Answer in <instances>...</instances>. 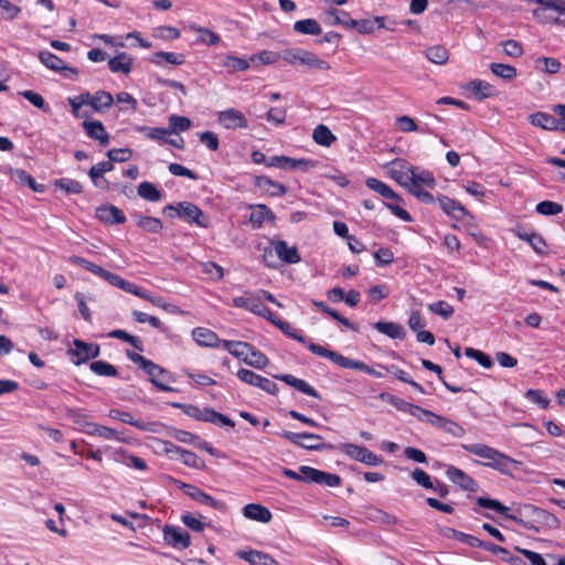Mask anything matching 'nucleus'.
<instances>
[{"mask_svg":"<svg viewBox=\"0 0 565 565\" xmlns=\"http://www.w3.org/2000/svg\"><path fill=\"white\" fill-rule=\"evenodd\" d=\"M392 178L412 195L425 204H434L436 199L428 191L436 188L434 174L418 167L402 164L392 170Z\"/></svg>","mask_w":565,"mask_h":565,"instance_id":"1","label":"nucleus"},{"mask_svg":"<svg viewBox=\"0 0 565 565\" xmlns=\"http://www.w3.org/2000/svg\"><path fill=\"white\" fill-rule=\"evenodd\" d=\"M461 447L467 452L483 459V461H478L479 465L505 476H512L522 465L521 461L486 444H463Z\"/></svg>","mask_w":565,"mask_h":565,"instance_id":"2","label":"nucleus"},{"mask_svg":"<svg viewBox=\"0 0 565 565\" xmlns=\"http://www.w3.org/2000/svg\"><path fill=\"white\" fill-rule=\"evenodd\" d=\"M308 350L319 356L329 359L334 364L343 367V369H352L364 372L365 374L372 375L374 377L381 379L384 376L382 372L374 370L362 361L349 359L335 351L329 350L322 345L310 343L308 344Z\"/></svg>","mask_w":565,"mask_h":565,"instance_id":"3","label":"nucleus"},{"mask_svg":"<svg viewBox=\"0 0 565 565\" xmlns=\"http://www.w3.org/2000/svg\"><path fill=\"white\" fill-rule=\"evenodd\" d=\"M171 406L181 409L183 414L199 422L211 423L216 426H227L231 428L235 426L234 420L211 407L200 408L196 405L184 403H172Z\"/></svg>","mask_w":565,"mask_h":565,"instance_id":"4","label":"nucleus"},{"mask_svg":"<svg viewBox=\"0 0 565 565\" xmlns=\"http://www.w3.org/2000/svg\"><path fill=\"white\" fill-rule=\"evenodd\" d=\"M173 211L174 215L186 223L195 224L202 228H206L210 225V218L203 211L192 202L183 201L175 204H169L163 209L167 213Z\"/></svg>","mask_w":565,"mask_h":565,"instance_id":"5","label":"nucleus"},{"mask_svg":"<svg viewBox=\"0 0 565 565\" xmlns=\"http://www.w3.org/2000/svg\"><path fill=\"white\" fill-rule=\"evenodd\" d=\"M338 450L347 457L367 466H380L383 463L382 457L377 456L364 446L351 443H341L338 445Z\"/></svg>","mask_w":565,"mask_h":565,"instance_id":"6","label":"nucleus"},{"mask_svg":"<svg viewBox=\"0 0 565 565\" xmlns=\"http://www.w3.org/2000/svg\"><path fill=\"white\" fill-rule=\"evenodd\" d=\"M281 437L307 450H323L330 447L322 441L320 435L313 433H294L285 430Z\"/></svg>","mask_w":565,"mask_h":565,"instance_id":"7","label":"nucleus"},{"mask_svg":"<svg viewBox=\"0 0 565 565\" xmlns=\"http://www.w3.org/2000/svg\"><path fill=\"white\" fill-rule=\"evenodd\" d=\"M236 376L243 383L258 387L270 395L276 396L279 392L278 385L275 382L250 370L239 369L236 373Z\"/></svg>","mask_w":565,"mask_h":565,"instance_id":"8","label":"nucleus"},{"mask_svg":"<svg viewBox=\"0 0 565 565\" xmlns=\"http://www.w3.org/2000/svg\"><path fill=\"white\" fill-rule=\"evenodd\" d=\"M38 57L45 67L61 72L65 78L75 79L79 74L76 67L67 66L62 58L50 51H40Z\"/></svg>","mask_w":565,"mask_h":565,"instance_id":"9","label":"nucleus"},{"mask_svg":"<svg viewBox=\"0 0 565 565\" xmlns=\"http://www.w3.org/2000/svg\"><path fill=\"white\" fill-rule=\"evenodd\" d=\"M177 487L181 489L186 495H189L194 501L212 507L215 510L223 511L225 510V503L223 501L214 499L212 495L207 494L206 492L202 491L196 486L185 483L183 481H175Z\"/></svg>","mask_w":565,"mask_h":565,"instance_id":"10","label":"nucleus"},{"mask_svg":"<svg viewBox=\"0 0 565 565\" xmlns=\"http://www.w3.org/2000/svg\"><path fill=\"white\" fill-rule=\"evenodd\" d=\"M68 353L72 355L73 363L79 365L90 359L97 358L100 353V348L96 343H87L75 339L73 341V345L68 350Z\"/></svg>","mask_w":565,"mask_h":565,"instance_id":"11","label":"nucleus"},{"mask_svg":"<svg viewBox=\"0 0 565 565\" xmlns=\"http://www.w3.org/2000/svg\"><path fill=\"white\" fill-rule=\"evenodd\" d=\"M218 124L227 129H246L248 128V120L244 114L235 108H227L217 113Z\"/></svg>","mask_w":565,"mask_h":565,"instance_id":"12","label":"nucleus"},{"mask_svg":"<svg viewBox=\"0 0 565 565\" xmlns=\"http://www.w3.org/2000/svg\"><path fill=\"white\" fill-rule=\"evenodd\" d=\"M150 379V382L162 392H177L178 390L169 386L166 382L171 381V376L169 375L168 371L161 367L160 365L153 363L152 361L149 362V366H145L142 369Z\"/></svg>","mask_w":565,"mask_h":565,"instance_id":"13","label":"nucleus"},{"mask_svg":"<svg viewBox=\"0 0 565 565\" xmlns=\"http://www.w3.org/2000/svg\"><path fill=\"white\" fill-rule=\"evenodd\" d=\"M108 416L111 419L119 420L124 424L131 425L141 431L156 433L158 425L152 422H143L135 419L129 412L121 411L119 408H111L108 412Z\"/></svg>","mask_w":565,"mask_h":565,"instance_id":"14","label":"nucleus"},{"mask_svg":"<svg viewBox=\"0 0 565 565\" xmlns=\"http://www.w3.org/2000/svg\"><path fill=\"white\" fill-rule=\"evenodd\" d=\"M163 540L168 545L174 548L185 550L191 545L190 534L181 527L173 525L164 526Z\"/></svg>","mask_w":565,"mask_h":565,"instance_id":"15","label":"nucleus"},{"mask_svg":"<svg viewBox=\"0 0 565 565\" xmlns=\"http://www.w3.org/2000/svg\"><path fill=\"white\" fill-rule=\"evenodd\" d=\"M446 476L452 483L460 487L462 490L476 492L479 488L477 481L472 477L455 466H449L447 468Z\"/></svg>","mask_w":565,"mask_h":565,"instance_id":"16","label":"nucleus"},{"mask_svg":"<svg viewBox=\"0 0 565 565\" xmlns=\"http://www.w3.org/2000/svg\"><path fill=\"white\" fill-rule=\"evenodd\" d=\"M271 248L277 257L285 264H297L301 260L296 246H290L286 241L276 239L270 242Z\"/></svg>","mask_w":565,"mask_h":565,"instance_id":"17","label":"nucleus"},{"mask_svg":"<svg viewBox=\"0 0 565 565\" xmlns=\"http://www.w3.org/2000/svg\"><path fill=\"white\" fill-rule=\"evenodd\" d=\"M83 95L87 99V106H90L96 113H104L114 104L113 95L103 89L97 90L95 94L85 92Z\"/></svg>","mask_w":565,"mask_h":565,"instance_id":"18","label":"nucleus"},{"mask_svg":"<svg viewBox=\"0 0 565 565\" xmlns=\"http://www.w3.org/2000/svg\"><path fill=\"white\" fill-rule=\"evenodd\" d=\"M437 201L439 203L440 209L445 212V214H447L449 217L456 221H460L466 215L469 214L468 210L460 202L447 195L440 194L437 198Z\"/></svg>","mask_w":565,"mask_h":565,"instance_id":"19","label":"nucleus"},{"mask_svg":"<svg viewBox=\"0 0 565 565\" xmlns=\"http://www.w3.org/2000/svg\"><path fill=\"white\" fill-rule=\"evenodd\" d=\"M530 122L533 126L541 127L546 130H559L565 131V122L563 120H556L554 115L537 111L530 115Z\"/></svg>","mask_w":565,"mask_h":565,"instance_id":"20","label":"nucleus"},{"mask_svg":"<svg viewBox=\"0 0 565 565\" xmlns=\"http://www.w3.org/2000/svg\"><path fill=\"white\" fill-rule=\"evenodd\" d=\"M83 129L86 135L93 139L98 141V143L103 147L109 143V134L106 131L105 126L99 120H84Z\"/></svg>","mask_w":565,"mask_h":565,"instance_id":"21","label":"nucleus"},{"mask_svg":"<svg viewBox=\"0 0 565 565\" xmlns=\"http://www.w3.org/2000/svg\"><path fill=\"white\" fill-rule=\"evenodd\" d=\"M192 339L198 345L204 348H217L222 345L223 341L214 331L204 327L194 328L192 330Z\"/></svg>","mask_w":565,"mask_h":565,"instance_id":"22","label":"nucleus"},{"mask_svg":"<svg viewBox=\"0 0 565 565\" xmlns=\"http://www.w3.org/2000/svg\"><path fill=\"white\" fill-rule=\"evenodd\" d=\"M254 184L256 188L274 198L284 196L287 193V188L282 183L274 181L267 175L256 177Z\"/></svg>","mask_w":565,"mask_h":565,"instance_id":"23","label":"nucleus"},{"mask_svg":"<svg viewBox=\"0 0 565 565\" xmlns=\"http://www.w3.org/2000/svg\"><path fill=\"white\" fill-rule=\"evenodd\" d=\"M96 216L100 222L108 225L122 224L126 221L124 212L111 204L98 207Z\"/></svg>","mask_w":565,"mask_h":565,"instance_id":"24","label":"nucleus"},{"mask_svg":"<svg viewBox=\"0 0 565 565\" xmlns=\"http://www.w3.org/2000/svg\"><path fill=\"white\" fill-rule=\"evenodd\" d=\"M513 233L518 238L529 243L537 255H544L546 253L547 244L541 234L536 232L527 233L522 228H516Z\"/></svg>","mask_w":565,"mask_h":565,"instance_id":"25","label":"nucleus"},{"mask_svg":"<svg viewBox=\"0 0 565 565\" xmlns=\"http://www.w3.org/2000/svg\"><path fill=\"white\" fill-rule=\"evenodd\" d=\"M429 424L447 434L455 436V437H462L465 435L463 427H461L456 422H454L449 418L443 417L436 413H434V415L431 416V420Z\"/></svg>","mask_w":565,"mask_h":565,"instance_id":"26","label":"nucleus"},{"mask_svg":"<svg viewBox=\"0 0 565 565\" xmlns=\"http://www.w3.org/2000/svg\"><path fill=\"white\" fill-rule=\"evenodd\" d=\"M275 379L282 381L287 385L295 387L297 391H299L308 396H311L315 398H320L318 391L315 387H312L305 380L298 379L291 374L275 375Z\"/></svg>","mask_w":565,"mask_h":565,"instance_id":"27","label":"nucleus"},{"mask_svg":"<svg viewBox=\"0 0 565 565\" xmlns=\"http://www.w3.org/2000/svg\"><path fill=\"white\" fill-rule=\"evenodd\" d=\"M306 472L308 473L306 478L312 483L328 487H339L341 484V478L335 473L321 471L312 467L311 469H307Z\"/></svg>","mask_w":565,"mask_h":565,"instance_id":"28","label":"nucleus"},{"mask_svg":"<svg viewBox=\"0 0 565 565\" xmlns=\"http://www.w3.org/2000/svg\"><path fill=\"white\" fill-rule=\"evenodd\" d=\"M236 555L250 565H278V562L269 554L256 550L237 551Z\"/></svg>","mask_w":565,"mask_h":565,"instance_id":"29","label":"nucleus"},{"mask_svg":"<svg viewBox=\"0 0 565 565\" xmlns=\"http://www.w3.org/2000/svg\"><path fill=\"white\" fill-rule=\"evenodd\" d=\"M466 88L473 94V96L480 100L490 98L497 95V89L490 83L482 79L470 81Z\"/></svg>","mask_w":565,"mask_h":565,"instance_id":"30","label":"nucleus"},{"mask_svg":"<svg viewBox=\"0 0 565 565\" xmlns=\"http://www.w3.org/2000/svg\"><path fill=\"white\" fill-rule=\"evenodd\" d=\"M243 515L246 519L262 523H268L273 518L270 510L258 503L246 504L243 508Z\"/></svg>","mask_w":565,"mask_h":565,"instance_id":"31","label":"nucleus"},{"mask_svg":"<svg viewBox=\"0 0 565 565\" xmlns=\"http://www.w3.org/2000/svg\"><path fill=\"white\" fill-rule=\"evenodd\" d=\"M476 503L483 509L491 510L500 515L505 516L512 521H519L516 515L510 513V508L501 503L500 501L491 498L478 497Z\"/></svg>","mask_w":565,"mask_h":565,"instance_id":"32","label":"nucleus"},{"mask_svg":"<svg viewBox=\"0 0 565 565\" xmlns=\"http://www.w3.org/2000/svg\"><path fill=\"white\" fill-rule=\"evenodd\" d=\"M253 209L248 222L253 228H260L266 220L274 221L273 211L265 204L250 205Z\"/></svg>","mask_w":565,"mask_h":565,"instance_id":"33","label":"nucleus"},{"mask_svg":"<svg viewBox=\"0 0 565 565\" xmlns=\"http://www.w3.org/2000/svg\"><path fill=\"white\" fill-rule=\"evenodd\" d=\"M134 60L126 53L121 52L108 60V68L113 73L129 74L132 68Z\"/></svg>","mask_w":565,"mask_h":565,"instance_id":"34","label":"nucleus"},{"mask_svg":"<svg viewBox=\"0 0 565 565\" xmlns=\"http://www.w3.org/2000/svg\"><path fill=\"white\" fill-rule=\"evenodd\" d=\"M222 347L230 354L244 363L247 359L248 351L252 350V344L244 341L223 340Z\"/></svg>","mask_w":565,"mask_h":565,"instance_id":"35","label":"nucleus"},{"mask_svg":"<svg viewBox=\"0 0 565 565\" xmlns=\"http://www.w3.org/2000/svg\"><path fill=\"white\" fill-rule=\"evenodd\" d=\"M323 19L330 25H342L348 29H351L350 22L353 20L347 11L334 8L327 10Z\"/></svg>","mask_w":565,"mask_h":565,"instance_id":"36","label":"nucleus"},{"mask_svg":"<svg viewBox=\"0 0 565 565\" xmlns=\"http://www.w3.org/2000/svg\"><path fill=\"white\" fill-rule=\"evenodd\" d=\"M271 323L276 326L286 337L305 344L307 348L308 344L311 343L307 341L306 337L302 334L300 330L296 329L294 326H291V323L279 319L277 316L275 317Z\"/></svg>","mask_w":565,"mask_h":565,"instance_id":"37","label":"nucleus"},{"mask_svg":"<svg viewBox=\"0 0 565 565\" xmlns=\"http://www.w3.org/2000/svg\"><path fill=\"white\" fill-rule=\"evenodd\" d=\"M365 184L369 189H371L372 191L379 193L380 195H382L383 198L385 199H391V200H395V201H401V196L393 191V189L384 183L383 181L376 179V178H367L366 181H365Z\"/></svg>","mask_w":565,"mask_h":565,"instance_id":"38","label":"nucleus"},{"mask_svg":"<svg viewBox=\"0 0 565 565\" xmlns=\"http://www.w3.org/2000/svg\"><path fill=\"white\" fill-rule=\"evenodd\" d=\"M134 220L138 227L148 233L159 234L163 228L162 222L158 217L135 214Z\"/></svg>","mask_w":565,"mask_h":565,"instance_id":"39","label":"nucleus"},{"mask_svg":"<svg viewBox=\"0 0 565 565\" xmlns=\"http://www.w3.org/2000/svg\"><path fill=\"white\" fill-rule=\"evenodd\" d=\"M374 328L385 335H387L391 339H404L405 337V330L403 326L391 322V321H377L374 323Z\"/></svg>","mask_w":565,"mask_h":565,"instance_id":"40","label":"nucleus"},{"mask_svg":"<svg viewBox=\"0 0 565 565\" xmlns=\"http://www.w3.org/2000/svg\"><path fill=\"white\" fill-rule=\"evenodd\" d=\"M533 2L554 10L559 13V17L553 19V24L565 26V0H532Z\"/></svg>","mask_w":565,"mask_h":565,"instance_id":"41","label":"nucleus"},{"mask_svg":"<svg viewBox=\"0 0 565 565\" xmlns=\"http://www.w3.org/2000/svg\"><path fill=\"white\" fill-rule=\"evenodd\" d=\"M312 139L319 146L330 147L337 137L328 126L320 124L313 129Z\"/></svg>","mask_w":565,"mask_h":565,"instance_id":"42","label":"nucleus"},{"mask_svg":"<svg viewBox=\"0 0 565 565\" xmlns=\"http://www.w3.org/2000/svg\"><path fill=\"white\" fill-rule=\"evenodd\" d=\"M96 276L100 277L105 281H107L109 285L115 286L124 291L127 292L129 287H131V281H128L120 277L117 274L110 273L103 267H99V269L96 273Z\"/></svg>","mask_w":565,"mask_h":565,"instance_id":"43","label":"nucleus"},{"mask_svg":"<svg viewBox=\"0 0 565 565\" xmlns=\"http://www.w3.org/2000/svg\"><path fill=\"white\" fill-rule=\"evenodd\" d=\"M294 31L299 34L319 35L322 32V29L317 20L305 19L298 20L294 23Z\"/></svg>","mask_w":565,"mask_h":565,"instance_id":"44","label":"nucleus"},{"mask_svg":"<svg viewBox=\"0 0 565 565\" xmlns=\"http://www.w3.org/2000/svg\"><path fill=\"white\" fill-rule=\"evenodd\" d=\"M138 195L149 202H159L162 198L161 191L151 182L143 181L138 185Z\"/></svg>","mask_w":565,"mask_h":565,"instance_id":"45","label":"nucleus"},{"mask_svg":"<svg viewBox=\"0 0 565 565\" xmlns=\"http://www.w3.org/2000/svg\"><path fill=\"white\" fill-rule=\"evenodd\" d=\"M301 65L307 66L310 70L328 71L330 64L328 61L320 58L317 54L305 50Z\"/></svg>","mask_w":565,"mask_h":565,"instance_id":"46","label":"nucleus"},{"mask_svg":"<svg viewBox=\"0 0 565 565\" xmlns=\"http://www.w3.org/2000/svg\"><path fill=\"white\" fill-rule=\"evenodd\" d=\"M151 63L161 66L163 62H168L172 65H181L184 62L183 54L173 52H157L151 58Z\"/></svg>","mask_w":565,"mask_h":565,"instance_id":"47","label":"nucleus"},{"mask_svg":"<svg viewBox=\"0 0 565 565\" xmlns=\"http://www.w3.org/2000/svg\"><path fill=\"white\" fill-rule=\"evenodd\" d=\"M249 312L257 315L269 322H273L276 317V315H274L271 310L262 302V299L256 294H253Z\"/></svg>","mask_w":565,"mask_h":565,"instance_id":"48","label":"nucleus"},{"mask_svg":"<svg viewBox=\"0 0 565 565\" xmlns=\"http://www.w3.org/2000/svg\"><path fill=\"white\" fill-rule=\"evenodd\" d=\"M490 70L495 76L504 81H512L516 77L518 74L514 66L503 63H491Z\"/></svg>","mask_w":565,"mask_h":565,"instance_id":"49","label":"nucleus"},{"mask_svg":"<svg viewBox=\"0 0 565 565\" xmlns=\"http://www.w3.org/2000/svg\"><path fill=\"white\" fill-rule=\"evenodd\" d=\"M268 358L252 345V350L248 351L245 364L258 370H263L268 365Z\"/></svg>","mask_w":565,"mask_h":565,"instance_id":"50","label":"nucleus"},{"mask_svg":"<svg viewBox=\"0 0 565 565\" xmlns=\"http://www.w3.org/2000/svg\"><path fill=\"white\" fill-rule=\"evenodd\" d=\"M89 369L99 376L115 377L118 375V371L113 364L102 360L92 362Z\"/></svg>","mask_w":565,"mask_h":565,"instance_id":"51","label":"nucleus"},{"mask_svg":"<svg viewBox=\"0 0 565 565\" xmlns=\"http://www.w3.org/2000/svg\"><path fill=\"white\" fill-rule=\"evenodd\" d=\"M535 66L547 74H557L562 67V63L555 57L543 56L535 61Z\"/></svg>","mask_w":565,"mask_h":565,"instance_id":"52","label":"nucleus"},{"mask_svg":"<svg viewBox=\"0 0 565 565\" xmlns=\"http://www.w3.org/2000/svg\"><path fill=\"white\" fill-rule=\"evenodd\" d=\"M427 58L435 64H445L449 58L448 50L443 45H434L426 51Z\"/></svg>","mask_w":565,"mask_h":565,"instance_id":"53","label":"nucleus"},{"mask_svg":"<svg viewBox=\"0 0 565 565\" xmlns=\"http://www.w3.org/2000/svg\"><path fill=\"white\" fill-rule=\"evenodd\" d=\"M250 63V57L246 60L230 55L224 60L223 66L226 67L230 72H244L249 68Z\"/></svg>","mask_w":565,"mask_h":565,"instance_id":"54","label":"nucleus"},{"mask_svg":"<svg viewBox=\"0 0 565 565\" xmlns=\"http://www.w3.org/2000/svg\"><path fill=\"white\" fill-rule=\"evenodd\" d=\"M535 211L544 216H553L563 212V205L554 201H541L536 204Z\"/></svg>","mask_w":565,"mask_h":565,"instance_id":"55","label":"nucleus"},{"mask_svg":"<svg viewBox=\"0 0 565 565\" xmlns=\"http://www.w3.org/2000/svg\"><path fill=\"white\" fill-rule=\"evenodd\" d=\"M281 58V53L274 51H262L250 56L252 63H259L262 65H270L277 63Z\"/></svg>","mask_w":565,"mask_h":565,"instance_id":"56","label":"nucleus"},{"mask_svg":"<svg viewBox=\"0 0 565 565\" xmlns=\"http://www.w3.org/2000/svg\"><path fill=\"white\" fill-rule=\"evenodd\" d=\"M305 49L291 47L281 52V60L292 66H299L302 63Z\"/></svg>","mask_w":565,"mask_h":565,"instance_id":"57","label":"nucleus"},{"mask_svg":"<svg viewBox=\"0 0 565 565\" xmlns=\"http://www.w3.org/2000/svg\"><path fill=\"white\" fill-rule=\"evenodd\" d=\"M465 355L467 358H470L475 361H477L481 366L484 369H491L493 365L492 359L490 355L486 354L484 352L473 349V348H466Z\"/></svg>","mask_w":565,"mask_h":565,"instance_id":"58","label":"nucleus"},{"mask_svg":"<svg viewBox=\"0 0 565 565\" xmlns=\"http://www.w3.org/2000/svg\"><path fill=\"white\" fill-rule=\"evenodd\" d=\"M169 124L170 127L168 129L171 130V134L183 132L189 130L191 127V120L188 117L179 115H171L169 117Z\"/></svg>","mask_w":565,"mask_h":565,"instance_id":"59","label":"nucleus"},{"mask_svg":"<svg viewBox=\"0 0 565 565\" xmlns=\"http://www.w3.org/2000/svg\"><path fill=\"white\" fill-rule=\"evenodd\" d=\"M20 95L26 100H29L34 107L43 110L44 113L50 111L49 105L46 104L42 95H40L39 93L26 89L20 92Z\"/></svg>","mask_w":565,"mask_h":565,"instance_id":"60","label":"nucleus"},{"mask_svg":"<svg viewBox=\"0 0 565 565\" xmlns=\"http://www.w3.org/2000/svg\"><path fill=\"white\" fill-rule=\"evenodd\" d=\"M55 185L66 193L79 194L83 192L81 182L70 178H62L56 181Z\"/></svg>","mask_w":565,"mask_h":565,"instance_id":"61","label":"nucleus"},{"mask_svg":"<svg viewBox=\"0 0 565 565\" xmlns=\"http://www.w3.org/2000/svg\"><path fill=\"white\" fill-rule=\"evenodd\" d=\"M428 309L440 317H443L445 320L449 319L454 315V308L451 305H449L447 301L439 300L433 303L428 305Z\"/></svg>","mask_w":565,"mask_h":565,"instance_id":"62","label":"nucleus"},{"mask_svg":"<svg viewBox=\"0 0 565 565\" xmlns=\"http://www.w3.org/2000/svg\"><path fill=\"white\" fill-rule=\"evenodd\" d=\"M192 29L199 33L198 40L206 45H215L221 41L220 36L207 28L192 26Z\"/></svg>","mask_w":565,"mask_h":565,"instance_id":"63","label":"nucleus"},{"mask_svg":"<svg viewBox=\"0 0 565 565\" xmlns=\"http://www.w3.org/2000/svg\"><path fill=\"white\" fill-rule=\"evenodd\" d=\"M13 178L17 181H19L20 183L26 184L28 186H30L32 190H34L36 192L42 191V185H39L36 183V181L34 180V178L30 173H28L25 170L17 169L13 172Z\"/></svg>","mask_w":565,"mask_h":565,"instance_id":"64","label":"nucleus"}]
</instances>
